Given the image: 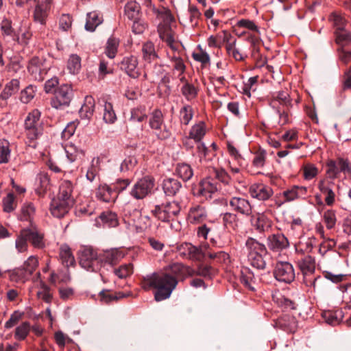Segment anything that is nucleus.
Here are the masks:
<instances>
[{
  "instance_id": "f704fd0d",
  "label": "nucleus",
  "mask_w": 351,
  "mask_h": 351,
  "mask_svg": "<svg viewBox=\"0 0 351 351\" xmlns=\"http://www.w3.org/2000/svg\"><path fill=\"white\" fill-rule=\"evenodd\" d=\"M59 256L62 263L69 267L75 263V258L73 255L71 248L66 244H62L60 247Z\"/></svg>"
},
{
  "instance_id": "a18cd8bd",
  "label": "nucleus",
  "mask_w": 351,
  "mask_h": 351,
  "mask_svg": "<svg viewBox=\"0 0 351 351\" xmlns=\"http://www.w3.org/2000/svg\"><path fill=\"white\" fill-rule=\"evenodd\" d=\"M119 46V40L114 36L110 37L106 42L104 51L106 56L110 59L114 58L117 56Z\"/></svg>"
},
{
  "instance_id": "338daca9",
  "label": "nucleus",
  "mask_w": 351,
  "mask_h": 351,
  "mask_svg": "<svg viewBox=\"0 0 351 351\" xmlns=\"http://www.w3.org/2000/svg\"><path fill=\"white\" fill-rule=\"evenodd\" d=\"M323 220L328 229H332L337 222L335 211L331 209L326 210L323 215Z\"/></svg>"
},
{
  "instance_id": "774afa93",
  "label": "nucleus",
  "mask_w": 351,
  "mask_h": 351,
  "mask_svg": "<svg viewBox=\"0 0 351 351\" xmlns=\"http://www.w3.org/2000/svg\"><path fill=\"white\" fill-rule=\"evenodd\" d=\"M114 273L119 278H125L133 273V265L132 263L121 265L114 270Z\"/></svg>"
},
{
  "instance_id": "aec40b11",
  "label": "nucleus",
  "mask_w": 351,
  "mask_h": 351,
  "mask_svg": "<svg viewBox=\"0 0 351 351\" xmlns=\"http://www.w3.org/2000/svg\"><path fill=\"white\" fill-rule=\"evenodd\" d=\"M251 223L254 229L260 233L269 232L272 226V221L265 215L260 213L252 217Z\"/></svg>"
},
{
  "instance_id": "864d4df0",
  "label": "nucleus",
  "mask_w": 351,
  "mask_h": 351,
  "mask_svg": "<svg viewBox=\"0 0 351 351\" xmlns=\"http://www.w3.org/2000/svg\"><path fill=\"white\" fill-rule=\"evenodd\" d=\"M151 226V219L149 216L140 215L139 219L130 228L132 230H135L136 232H141L145 230Z\"/></svg>"
},
{
  "instance_id": "bf43d9fd",
  "label": "nucleus",
  "mask_w": 351,
  "mask_h": 351,
  "mask_svg": "<svg viewBox=\"0 0 351 351\" xmlns=\"http://www.w3.org/2000/svg\"><path fill=\"white\" fill-rule=\"evenodd\" d=\"M103 119L107 123H113L117 119L112 104L110 102L105 101L104 103Z\"/></svg>"
},
{
  "instance_id": "4d7b16f0",
  "label": "nucleus",
  "mask_w": 351,
  "mask_h": 351,
  "mask_svg": "<svg viewBox=\"0 0 351 351\" xmlns=\"http://www.w3.org/2000/svg\"><path fill=\"white\" fill-rule=\"evenodd\" d=\"M38 266V260L36 256H30L23 263L21 267L24 269L25 274L30 277L34 271L37 269Z\"/></svg>"
},
{
  "instance_id": "58836bf2",
  "label": "nucleus",
  "mask_w": 351,
  "mask_h": 351,
  "mask_svg": "<svg viewBox=\"0 0 351 351\" xmlns=\"http://www.w3.org/2000/svg\"><path fill=\"white\" fill-rule=\"evenodd\" d=\"M171 272L177 277L185 278L194 275V270L180 263H175L170 266Z\"/></svg>"
},
{
  "instance_id": "7c9ffc66",
  "label": "nucleus",
  "mask_w": 351,
  "mask_h": 351,
  "mask_svg": "<svg viewBox=\"0 0 351 351\" xmlns=\"http://www.w3.org/2000/svg\"><path fill=\"white\" fill-rule=\"evenodd\" d=\"M32 36V34L29 27L26 26H20L16 32H14V40L19 45H27Z\"/></svg>"
},
{
  "instance_id": "4be33fe9",
  "label": "nucleus",
  "mask_w": 351,
  "mask_h": 351,
  "mask_svg": "<svg viewBox=\"0 0 351 351\" xmlns=\"http://www.w3.org/2000/svg\"><path fill=\"white\" fill-rule=\"evenodd\" d=\"M95 197L99 201L110 203L114 202L117 195L108 185L100 184L95 191Z\"/></svg>"
},
{
  "instance_id": "473e14b6",
  "label": "nucleus",
  "mask_w": 351,
  "mask_h": 351,
  "mask_svg": "<svg viewBox=\"0 0 351 351\" xmlns=\"http://www.w3.org/2000/svg\"><path fill=\"white\" fill-rule=\"evenodd\" d=\"M206 127L205 123L199 121L191 127L189 135L195 143H199L206 135Z\"/></svg>"
},
{
  "instance_id": "f8f14e48",
  "label": "nucleus",
  "mask_w": 351,
  "mask_h": 351,
  "mask_svg": "<svg viewBox=\"0 0 351 351\" xmlns=\"http://www.w3.org/2000/svg\"><path fill=\"white\" fill-rule=\"evenodd\" d=\"M74 200H62L60 198H54L50 204V211L53 216L57 218L63 217L73 206Z\"/></svg>"
},
{
  "instance_id": "2eb2a0df",
  "label": "nucleus",
  "mask_w": 351,
  "mask_h": 351,
  "mask_svg": "<svg viewBox=\"0 0 351 351\" xmlns=\"http://www.w3.org/2000/svg\"><path fill=\"white\" fill-rule=\"evenodd\" d=\"M229 204L232 210L245 216H250L252 213V206L248 199L241 197H232Z\"/></svg>"
},
{
  "instance_id": "0eeeda50",
  "label": "nucleus",
  "mask_w": 351,
  "mask_h": 351,
  "mask_svg": "<svg viewBox=\"0 0 351 351\" xmlns=\"http://www.w3.org/2000/svg\"><path fill=\"white\" fill-rule=\"evenodd\" d=\"M73 90L71 86L63 84L54 90V96L51 99V106L60 108L62 106H68L71 101Z\"/></svg>"
},
{
  "instance_id": "a19ab883",
  "label": "nucleus",
  "mask_w": 351,
  "mask_h": 351,
  "mask_svg": "<svg viewBox=\"0 0 351 351\" xmlns=\"http://www.w3.org/2000/svg\"><path fill=\"white\" fill-rule=\"evenodd\" d=\"M146 108L145 106H138L131 109L129 122H143L147 119Z\"/></svg>"
},
{
  "instance_id": "ea45409f",
  "label": "nucleus",
  "mask_w": 351,
  "mask_h": 351,
  "mask_svg": "<svg viewBox=\"0 0 351 351\" xmlns=\"http://www.w3.org/2000/svg\"><path fill=\"white\" fill-rule=\"evenodd\" d=\"M95 110V100L92 96H86L84 99V103L82 106L80 114V117L83 119H89L93 114Z\"/></svg>"
},
{
  "instance_id": "20e7f679",
  "label": "nucleus",
  "mask_w": 351,
  "mask_h": 351,
  "mask_svg": "<svg viewBox=\"0 0 351 351\" xmlns=\"http://www.w3.org/2000/svg\"><path fill=\"white\" fill-rule=\"evenodd\" d=\"M149 125L158 139L166 140L171 136V132L165 125L164 116L160 109L156 108L150 114Z\"/></svg>"
},
{
  "instance_id": "a211bd4d",
  "label": "nucleus",
  "mask_w": 351,
  "mask_h": 351,
  "mask_svg": "<svg viewBox=\"0 0 351 351\" xmlns=\"http://www.w3.org/2000/svg\"><path fill=\"white\" fill-rule=\"evenodd\" d=\"M216 182L211 178L202 180L199 186L198 195L206 199L212 198V195L217 191Z\"/></svg>"
},
{
  "instance_id": "cd10ccee",
  "label": "nucleus",
  "mask_w": 351,
  "mask_h": 351,
  "mask_svg": "<svg viewBox=\"0 0 351 351\" xmlns=\"http://www.w3.org/2000/svg\"><path fill=\"white\" fill-rule=\"evenodd\" d=\"M162 189L168 196H174L181 190L182 185L180 181L173 178L164 179L162 182Z\"/></svg>"
},
{
  "instance_id": "9b49d317",
  "label": "nucleus",
  "mask_w": 351,
  "mask_h": 351,
  "mask_svg": "<svg viewBox=\"0 0 351 351\" xmlns=\"http://www.w3.org/2000/svg\"><path fill=\"white\" fill-rule=\"evenodd\" d=\"M268 248L273 252H281L289 248L290 243L288 238L281 232L269 235L267 239Z\"/></svg>"
},
{
  "instance_id": "c85d7f7f",
  "label": "nucleus",
  "mask_w": 351,
  "mask_h": 351,
  "mask_svg": "<svg viewBox=\"0 0 351 351\" xmlns=\"http://www.w3.org/2000/svg\"><path fill=\"white\" fill-rule=\"evenodd\" d=\"M345 314H347V313L342 308H340L335 311L324 312L323 317L326 323L335 326L340 324L343 321Z\"/></svg>"
},
{
  "instance_id": "13d9d810",
  "label": "nucleus",
  "mask_w": 351,
  "mask_h": 351,
  "mask_svg": "<svg viewBox=\"0 0 351 351\" xmlns=\"http://www.w3.org/2000/svg\"><path fill=\"white\" fill-rule=\"evenodd\" d=\"M99 218L104 224L110 228L116 227L119 224L117 215L112 212H104L100 215Z\"/></svg>"
},
{
  "instance_id": "680f3d73",
  "label": "nucleus",
  "mask_w": 351,
  "mask_h": 351,
  "mask_svg": "<svg viewBox=\"0 0 351 351\" xmlns=\"http://www.w3.org/2000/svg\"><path fill=\"white\" fill-rule=\"evenodd\" d=\"M166 212L167 210L163 206V204L155 206V208L151 211L152 214L158 220H160L164 222H167L171 220L172 218Z\"/></svg>"
},
{
  "instance_id": "dca6fc26",
  "label": "nucleus",
  "mask_w": 351,
  "mask_h": 351,
  "mask_svg": "<svg viewBox=\"0 0 351 351\" xmlns=\"http://www.w3.org/2000/svg\"><path fill=\"white\" fill-rule=\"evenodd\" d=\"M248 192L252 198L261 201L267 200L274 193L270 186L262 183L252 184L249 188Z\"/></svg>"
},
{
  "instance_id": "49530a36",
  "label": "nucleus",
  "mask_w": 351,
  "mask_h": 351,
  "mask_svg": "<svg viewBox=\"0 0 351 351\" xmlns=\"http://www.w3.org/2000/svg\"><path fill=\"white\" fill-rule=\"evenodd\" d=\"M99 300L104 304H109L125 297L122 292L112 293L109 290H102L99 293Z\"/></svg>"
},
{
  "instance_id": "423d86ee",
  "label": "nucleus",
  "mask_w": 351,
  "mask_h": 351,
  "mask_svg": "<svg viewBox=\"0 0 351 351\" xmlns=\"http://www.w3.org/2000/svg\"><path fill=\"white\" fill-rule=\"evenodd\" d=\"M154 185V178L150 176H146L138 180L133 186L130 195L136 199H143L152 193Z\"/></svg>"
},
{
  "instance_id": "e433bc0d",
  "label": "nucleus",
  "mask_w": 351,
  "mask_h": 351,
  "mask_svg": "<svg viewBox=\"0 0 351 351\" xmlns=\"http://www.w3.org/2000/svg\"><path fill=\"white\" fill-rule=\"evenodd\" d=\"M124 11L125 16L131 21L141 18V6L134 1L128 2L125 5Z\"/></svg>"
},
{
  "instance_id": "3c124183",
  "label": "nucleus",
  "mask_w": 351,
  "mask_h": 351,
  "mask_svg": "<svg viewBox=\"0 0 351 351\" xmlns=\"http://www.w3.org/2000/svg\"><path fill=\"white\" fill-rule=\"evenodd\" d=\"M81 58L77 54H71L67 60L66 67L71 74H77L81 69Z\"/></svg>"
},
{
  "instance_id": "bb28decb",
  "label": "nucleus",
  "mask_w": 351,
  "mask_h": 351,
  "mask_svg": "<svg viewBox=\"0 0 351 351\" xmlns=\"http://www.w3.org/2000/svg\"><path fill=\"white\" fill-rule=\"evenodd\" d=\"M245 246L247 250V257L267 253L265 245L252 237H249L246 240Z\"/></svg>"
},
{
  "instance_id": "37998d69",
  "label": "nucleus",
  "mask_w": 351,
  "mask_h": 351,
  "mask_svg": "<svg viewBox=\"0 0 351 351\" xmlns=\"http://www.w3.org/2000/svg\"><path fill=\"white\" fill-rule=\"evenodd\" d=\"M73 192V184L69 180H64L59 187V193L57 198L64 200H74L71 196Z\"/></svg>"
},
{
  "instance_id": "7ed1b4c3",
  "label": "nucleus",
  "mask_w": 351,
  "mask_h": 351,
  "mask_svg": "<svg viewBox=\"0 0 351 351\" xmlns=\"http://www.w3.org/2000/svg\"><path fill=\"white\" fill-rule=\"evenodd\" d=\"M41 112L38 109H34L28 113L24 123L25 133L27 138V145L35 148L36 141L43 134V128L40 123Z\"/></svg>"
},
{
  "instance_id": "5fc2aeb1",
  "label": "nucleus",
  "mask_w": 351,
  "mask_h": 351,
  "mask_svg": "<svg viewBox=\"0 0 351 351\" xmlns=\"http://www.w3.org/2000/svg\"><path fill=\"white\" fill-rule=\"evenodd\" d=\"M215 268L205 264H199L196 270H194V274L209 279H211L215 275Z\"/></svg>"
},
{
  "instance_id": "c756f323",
  "label": "nucleus",
  "mask_w": 351,
  "mask_h": 351,
  "mask_svg": "<svg viewBox=\"0 0 351 351\" xmlns=\"http://www.w3.org/2000/svg\"><path fill=\"white\" fill-rule=\"evenodd\" d=\"M103 22L102 14L97 11L88 12L86 15L85 29L93 32Z\"/></svg>"
},
{
  "instance_id": "e2e57ef3",
  "label": "nucleus",
  "mask_w": 351,
  "mask_h": 351,
  "mask_svg": "<svg viewBox=\"0 0 351 351\" xmlns=\"http://www.w3.org/2000/svg\"><path fill=\"white\" fill-rule=\"evenodd\" d=\"M181 93L188 101H191L197 97V89L193 84L186 82L181 88Z\"/></svg>"
},
{
  "instance_id": "c9c22d12",
  "label": "nucleus",
  "mask_w": 351,
  "mask_h": 351,
  "mask_svg": "<svg viewBox=\"0 0 351 351\" xmlns=\"http://www.w3.org/2000/svg\"><path fill=\"white\" fill-rule=\"evenodd\" d=\"M291 104V100L289 99V95L285 91H279L275 95L273 96L270 101V106L273 108H280L279 106H282L284 107H287Z\"/></svg>"
},
{
  "instance_id": "8fccbe9b",
  "label": "nucleus",
  "mask_w": 351,
  "mask_h": 351,
  "mask_svg": "<svg viewBox=\"0 0 351 351\" xmlns=\"http://www.w3.org/2000/svg\"><path fill=\"white\" fill-rule=\"evenodd\" d=\"M49 10H48L45 5H36L34 11V20L36 22L45 25L49 14Z\"/></svg>"
},
{
  "instance_id": "b1692460",
  "label": "nucleus",
  "mask_w": 351,
  "mask_h": 351,
  "mask_svg": "<svg viewBox=\"0 0 351 351\" xmlns=\"http://www.w3.org/2000/svg\"><path fill=\"white\" fill-rule=\"evenodd\" d=\"M154 62V64L149 63V65L147 66V71L143 75L145 80L150 79L152 82L160 79L165 73L164 64L158 63L156 60Z\"/></svg>"
},
{
  "instance_id": "6ab92c4d",
  "label": "nucleus",
  "mask_w": 351,
  "mask_h": 351,
  "mask_svg": "<svg viewBox=\"0 0 351 351\" xmlns=\"http://www.w3.org/2000/svg\"><path fill=\"white\" fill-rule=\"evenodd\" d=\"M123 219L130 228L136 221H137L141 215V210L136 208L131 202H128L123 207Z\"/></svg>"
},
{
  "instance_id": "6e6d98bb",
  "label": "nucleus",
  "mask_w": 351,
  "mask_h": 351,
  "mask_svg": "<svg viewBox=\"0 0 351 351\" xmlns=\"http://www.w3.org/2000/svg\"><path fill=\"white\" fill-rule=\"evenodd\" d=\"M193 108L189 104L184 105L180 110V120L182 124L189 125L193 117Z\"/></svg>"
},
{
  "instance_id": "ddd939ff",
  "label": "nucleus",
  "mask_w": 351,
  "mask_h": 351,
  "mask_svg": "<svg viewBox=\"0 0 351 351\" xmlns=\"http://www.w3.org/2000/svg\"><path fill=\"white\" fill-rule=\"evenodd\" d=\"M138 58L134 56H125L120 63V68L124 71L130 77L137 79L141 75V71L138 67Z\"/></svg>"
},
{
  "instance_id": "f3484780",
  "label": "nucleus",
  "mask_w": 351,
  "mask_h": 351,
  "mask_svg": "<svg viewBox=\"0 0 351 351\" xmlns=\"http://www.w3.org/2000/svg\"><path fill=\"white\" fill-rule=\"evenodd\" d=\"M124 256L123 252L118 248H112L103 251L99 255L100 263L114 265L119 263Z\"/></svg>"
},
{
  "instance_id": "0e129e2a",
  "label": "nucleus",
  "mask_w": 351,
  "mask_h": 351,
  "mask_svg": "<svg viewBox=\"0 0 351 351\" xmlns=\"http://www.w3.org/2000/svg\"><path fill=\"white\" fill-rule=\"evenodd\" d=\"M158 32L160 38L162 41L165 42L167 45L171 44V43L175 40L172 30L170 27H159Z\"/></svg>"
},
{
  "instance_id": "1a4fd4ad",
  "label": "nucleus",
  "mask_w": 351,
  "mask_h": 351,
  "mask_svg": "<svg viewBox=\"0 0 351 351\" xmlns=\"http://www.w3.org/2000/svg\"><path fill=\"white\" fill-rule=\"evenodd\" d=\"M207 246L197 247L191 243H184L179 247V252L181 256L186 258L201 261L206 256Z\"/></svg>"
},
{
  "instance_id": "de8ad7c7",
  "label": "nucleus",
  "mask_w": 351,
  "mask_h": 351,
  "mask_svg": "<svg viewBox=\"0 0 351 351\" xmlns=\"http://www.w3.org/2000/svg\"><path fill=\"white\" fill-rule=\"evenodd\" d=\"M38 186L36 189V193L39 196H43L49 185V177L47 173H40L37 176Z\"/></svg>"
},
{
  "instance_id": "4c0bfd02",
  "label": "nucleus",
  "mask_w": 351,
  "mask_h": 351,
  "mask_svg": "<svg viewBox=\"0 0 351 351\" xmlns=\"http://www.w3.org/2000/svg\"><path fill=\"white\" fill-rule=\"evenodd\" d=\"M143 58L148 63L157 60L159 57L156 52L154 45L152 42H146L142 47Z\"/></svg>"
},
{
  "instance_id": "4468645a",
  "label": "nucleus",
  "mask_w": 351,
  "mask_h": 351,
  "mask_svg": "<svg viewBox=\"0 0 351 351\" xmlns=\"http://www.w3.org/2000/svg\"><path fill=\"white\" fill-rule=\"evenodd\" d=\"M207 218L208 211L206 207L194 204L189 208L186 219L191 224H199L204 222Z\"/></svg>"
},
{
  "instance_id": "09e8293b",
  "label": "nucleus",
  "mask_w": 351,
  "mask_h": 351,
  "mask_svg": "<svg viewBox=\"0 0 351 351\" xmlns=\"http://www.w3.org/2000/svg\"><path fill=\"white\" fill-rule=\"evenodd\" d=\"M8 274L11 282L19 284L25 283L29 278L21 267L15 268L10 271Z\"/></svg>"
},
{
  "instance_id": "6e6552de",
  "label": "nucleus",
  "mask_w": 351,
  "mask_h": 351,
  "mask_svg": "<svg viewBox=\"0 0 351 351\" xmlns=\"http://www.w3.org/2000/svg\"><path fill=\"white\" fill-rule=\"evenodd\" d=\"M27 69L32 77L38 82L43 81L48 72L45 60L38 56H34L29 60Z\"/></svg>"
},
{
  "instance_id": "393cba45",
  "label": "nucleus",
  "mask_w": 351,
  "mask_h": 351,
  "mask_svg": "<svg viewBox=\"0 0 351 351\" xmlns=\"http://www.w3.org/2000/svg\"><path fill=\"white\" fill-rule=\"evenodd\" d=\"M307 194V188L294 185L282 192L285 202H291L300 198H304Z\"/></svg>"
},
{
  "instance_id": "9d476101",
  "label": "nucleus",
  "mask_w": 351,
  "mask_h": 351,
  "mask_svg": "<svg viewBox=\"0 0 351 351\" xmlns=\"http://www.w3.org/2000/svg\"><path fill=\"white\" fill-rule=\"evenodd\" d=\"M274 274L278 281L287 284L291 283L295 279L293 267L289 262H278Z\"/></svg>"
},
{
  "instance_id": "39448f33",
  "label": "nucleus",
  "mask_w": 351,
  "mask_h": 351,
  "mask_svg": "<svg viewBox=\"0 0 351 351\" xmlns=\"http://www.w3.org/2000/svg\"><path fill=\"white\" fill-rule=\"evenodd\" d=\"M99 255L90 247H84L80 252L79 263L88 271H97L100 268Z\"/></svg>"
},
{
  "instance_id": "f257e3e1",
  "label": "nucleus",
  "mask_w": 351,
  "mask_h": 351,
  "mask_svg": "<svg viewBox=\"0 0 351 351\" xmlns=\"http://www.w3.org/2000/svg\"><path fill=\"white\" fill-rule=\"evenodd\" d=\"M141 285L145 291L155 289L154 299L160 302L170 297L178 285V280L165 272H154L143 277Z\"/></svg>"
},
{
  "instance_id": "79ce46f5",
  "label": "nucleus",
  "mask_w": 351,
  "mask_h": 351,
  "mask_svg": "<svg viewBox=\"0 0 351 351\" xmlns=\"http://www.w3.org/2000/svg\"><path fill=\"white\" fill-rule=\"evenodd\" d=\"M328 21L332 23V26L335 28L336 32L339 30H343L347 24V21L343 15L339 12H332L328 17Z\"/></svg>"
},
{
  "instance_id": "f03ea898",
  "label": "nucleus",
  "mask_w": 351,
  "mask_h": 351,
  "mask_svg": "<svg viewBox=\"0 0 351 351\" xmlns=\"http://www.w3.org/2000/svg\"><path fill=\"white\" fill-rule=\"evenodd\" d=\"M295 264L304 277V282L307 287L315 288V283L319 276H312L316 268L315 258L310 254H304L297 251Z\"/></svg>"
},
{
  "instance_id": "5701e85b",
  "label": "nucleus",
  "mask_w": 351,
  "mask_h": 351,
  "mask_svg": "<svg viewBox=\"0 0 351 351\" xmlns=\"http://www.w3.org/2000/svg\"><path fill=\"white\" fill-rule=\"evenodd\" d=\"M231 38V34L227 30H223L215 35L210 36L207 39V44L210 48L220 49L225 43H228Z\"/></svg>"
},
{
  "instance_id": "72a5a7b5",
  "label": "nucleus",
  "mask_w": 351,
  "mask_h": 351,
  "mask_svg": "<svg viewBox=\"0 0 351 351\" xmlns=\"http://www.w3.org/2000/svg\"><path fill=\"white\" fill-rule=\"evenodd\" d=\"M223 224L228 230L237 231L239 227V219L237 214L225 213L222 216Z\"/></svg>"
},
{
  "instance_id": "69168bd1",
  "label": "nucleus",
  "mask_w": 351,
  "mask_h": 351,
  "mask_svg": "<svg viewBox=\"0 0 351 351\" xmlns=\"http://www.w3.org/2000/svg\"><path fill=\"white\" fill-rule=\"evenodd\" d=\"M267 158L266 151L264 149H258L257 152L254 153V156L252 160V165L253 167L261 169L263 168L265 165Z\"/></svg>"
},
{
  "instance_id": "a878e982",
  "label": "nucleus",
  "mask_w": 351,
  "mask_h": 351,
  "mask_svg": "<svg viewBox=\"0 0 351 351\" xmlns=\"http://www.w3.org/2000/svg\"><path fill=\"white\" fill-rule=\"evenodd\" d=\"M25 230L26 232L24 234L25 237L28 239V241H29L35 248L43 249L45 247L43 233L36 229L27 228L25 229Z\"/></svg>"
},
{
  "instance_id": "412c9836",
  "label": "nucleus",
  "mask_w": 351,
  "mask_h": 351,
  "mask_svg": "<svg viewBox=\"0 0 351 351\" xmlns=\"http://www.w3.org/2000/svg\"><path fill=\"white\" fill-rule=\"evenodd\" d=\"M20 82L17 79H12L7 83L0 95V106L4 107L7 105V100L19 90Z\"/></svg>"
},
{
  "instance_id": "c03bdc74",
  "label": "nucleus",
  "mask_w": 351,
  "mask_h": 351,
  "mask_svg": "<svg viewBox=\"0 0 351 351\" xmlns=\"http://www.w3.org/2000/svg\"><path fill=\"white\" fill-rule=\"evenodd\" d=\"M176 174L183 181L189 180L193 176L191 167L186 163H179L176 168Z\"/></svg>"
},
{
  "instance_id": "603ef678",
  "label": "nucleus",
  "mask_w": 351,
  "mask_h": 351,
  "mask_svg": "<svg viewBox=\"0 0 351 351\" xmlns=\"http://www.w3.org/2000/svg\"><path fill=\"white\" fill-rule=\"evenodd\" d=\"M65 152L66 157L70 162L76 161L82 156H84V152L82 149H79L75 145L72 143L66 144L65 146Z\"/></svg>"
},
{
  "instance_id": "2f4dec72",
  "label": "nucleus",
  "mask_w": 351,
  "mask_h": 351,
  "mask_svg": "<svg viewBox=\"0 0 351 351\" xmlns=\"http://www.w3.org/2000/svg\"><path fill=\"white\" fill-rule=\"evenodd\" d=\"M240 282L244 287L251 291H255L256 282L253 272L248 268H245L241 271Z\"/></svg>"
},
{
  "instance_id": "052dcab7",
  "label": "nucleus",
  "mask_w": 351,
  "mask_h": 351,
  "mask_svg": "<svg viewBox=\"0 0 351 351\" xmlns=\"http://www.w3.org/2000/svg\"><path fill=\"white\" fill-rule=\"evenodd\" d=\"M30 324L28 322H24L15 329L14 338L17 340H24L30 331Z\"/></svg>"
}]
</instances>
